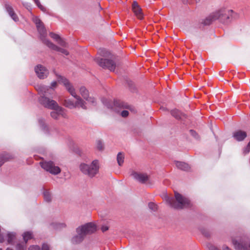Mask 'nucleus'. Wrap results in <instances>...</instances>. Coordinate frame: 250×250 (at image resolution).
Instances as JSON below:
<instances>
[{
    "label": "nucleus",
    "mask_w": 250,
    "mask_h": 250,
    "mask_svg": "<svg viewBox=\"0 0 250 250\" xmlns=\"http://www.w3.org/2000/svg\"><path fill=\"white\" fill-rule=\"evenodd\" d=\"M175 201L173 198L166 196L165 200L171 207L175 209H182L190 206V201L187 197L178 192H175Z\"/></svg>",
    "instance_id": "nucleus-4"
},
{
    "label": "nucleus",
    "mask_w": 250,
    "mask_h": 250,
    "mask_svg": "<svg viewBox=\"0 0 250 250\" xmlns=\"http://www.w3.org/2000/svg\"><path fill=\"white\" fill-rule=\"evenodd\" d=\"M40 164L42 168L52 174L57 175L61 172L60 168L51 161L41 162Z\"/></svg>",
    "instance_id": "nucleus-7"
},
{
    "label": "nucleus",
    "mask_w": 250,
    "mask_h": 250,
    "mask_svg": "<svg viewBox=\"0 0 250 250\" xmlns=\"http://www.w3.org/2000/svg\"><path fill=\"white\" fill-rule=\"evenodd\" d=\"M234 12L232 10L227 9L225 8H222L212 13L204 21V24H209L211 21L217 20L221 21H225L226 20H230L229 15H232Z\"/></svg>",
    "instance_id": "nucleus-5"
},
{
    "label": "nucleus",
    "mask_w": 250,
    "mask_h": 250,
    "mask_svg": "<svg viewBox=\"0 0 250 250\" xmlns=\"http://www.w3.org/2000/svg\"><path fill=\"white\" fill-rule=\"evenodd\" d=\"M132 10L136 17L139 19H142L143 14L142 9L136 1H134L132 4Z\"/></svg>",
    "instance_id": "nucleus-15"
},
{
    "label": "nucleus",
    "mask_w": 250,
    "mask_h": 250,
    "mask_svg": "<svg viewBox=\"0 0 250 250\" xmlns=\"http://www.w3.org/2000/svg\"><path fill=\"white\" fill-rule=\"evenodd\" d=\"M80 93L85 100L89 96L88 91L84 86H82L79 89Z\"/></svg>",
    "instance_id": "nucleus-23"
},
{
    "label": "nucleus",
    "mask_w": 250,
    "mask_h": 250,
    "mask_svg": "<svg viewBox=\"0 0 250 250\" xmlns=\"http://www.w3.org/2000/svg\"><path fill=\"white\" fill-rule=\"evenodd\" d=\"M99 7H100V9H102V7H101V6H100V5H99Z\"/></svg>",
    "instance_id": "nucleus-46"
},
{
    "label": "nucleus",
    "mask_w": 250,
    "mask_h": 250,
    "mask_svg": "<svg viewBox=\"0 0 250 250\" xmlns=\"http://www.w3.org/2000/svg\"><path fill=\"white\" fill-rule=\"evenodd\" d=\"M148 207L150 209L154 211H156L157 209V205L154 203L152 202H150L148 204Z\"/></svg>",
    "instance_id": "nucleus-34"
},
{
    "label": "nucleus",
    "mask_w": 250,
    "mask_h": 250,
    "mask_svg": "<svg viewBox=\"0 0 250 250\" xmlns=\"http://www.w3.org/2000/svg\"><path fill=\"white\" fill-rule=\"evenodd\" d=\"M50 36L53 39H54L57 42L61 38V37L58 35L54 34L53 33H50Z\"/></svg>",
    "instance_id": "nucleus-36"
},
{
    "label": "nucleus",
    "mask_w": 250,
    "mask_h": 250,
    "mask_svg": "<svg viewBox=\"0 0 250 250\" xmlns=\"http://www.w3.org/2000/svg\"><path fill=\"white\" fill-rule=\"evenodd\" d=\"M171 114L172 116L175 118L177 119H179L181 118L182 113L181 112L177 109L172 110L171 111Z\"/></svg>",
    "instance_id": "nucleus-26"
},
{
    "label": "nucleus",
    "mask_w": 250,
    "mask_h": 250,
    "mask_svg": "<svg viewBox=\"0 0 250 250\" xmlns=\"http://www.w3.org/2000/svg\"><path fill=\"white\" fill-rule=\"evenodd\" d=\"M80 169L84 174L90 177H93L98 172L99 169V161L97 160H95L90 165L82 163L80 165Z\"/></svg>",
    "instance_id": "nucleus-6"
},
{
    "label": "nucleus",
    "mask_w": 250,
    "mask_h": 250,
    "mask_svg": "<svg viewBox=\"0 0 250 250\" xmlns=\"http://www.w3.org/2000/svg\"><path fill=\"white\" fill-rule=\"evenodd\" d=\"M96 61L103 68H106L110 71H114L115 69L116 65L112 60L97 58L96 59Z\"/></svg>",
    "instance_id": "nucleus-10"
},
{
    "label": "nucleus",
    "mask_w": 250,
    "mask_h": 250,
    "mask_svg": "<svg viewBox=\"0 0 250 250\" xmlns=\"http://www.w3.org/2000/svg\"><path fill=\"white\" fill-rule=\"evenodd\" d=\"M6 250H13L10 248H7Z\"/></svg>",
    "instance_id": "nucleus-45"
},
{
    "label": "nucleus",
    "mask_w": 250,
    "mask_h": 250,
    "mask_svg": "<svg viewBox=\"0 0 250 250\" xmlns=\"http://www.w3.org/2000/svg\"><path fill=\"white\" fill-rule=\"evenodd\" d=\"M96 147L99 150L102 151L104 148L103 143L101 141H98L96 143Z\"/></svg>",
    "instance_id": "nucleus-31"
},
{
    "label": "nucleus",
    "mask_w": 250,
    "mask_h": 250,
    "mask_svg": "<svg viewBox=\"0 0 250 250\" xmlns=\"http://www.w3.org/2000/svg\"><path fill=\"white\" fill-rule=\"evenodd\" d=\"M85 100L92 105H95L96 104V100L94 97L88 96Z\"/></svg>",
    "instance_id": "nucleus-28"
},
{
    "label": "nucleus",
    "mask_w": 250,
    "mask_h": 250,
    "mask_svg": "<svg viewBox=\"0 0 250 250\" xmlns=\"http://www.w3.org/2000/svg\"><path fill=\"white\" fill-rule=\"evenodd\" d=\"M26 243H19L16 245V250H25Z\"/></svg>",
    "instance_id": "nucleus-27"
},
{
    "label": "nucleus",
    "mask_w": 250,
    "mask_h": 250,
    "mask_svg": "<svg viewBox=\"0 0 250 250\" xmlns=\"http://www.w3.org/2000/svg\"><path fill=\"white\" fill-rule=\"evenodd\" d=\"M28 250H40V248L38 246L33 245L28 248Z\"/></svg>",
    "instance_id": "nucleus-39"
},
{
    "label": "nucleus",
    "mask_w": 250,
    "mask_h": 250,
    "mask_svg": "<svg viewBox=\"0 0 250 250\" xmlns=\"http://www.w3.org/2000/svg\"><path fill=\"white\" fill-rule=\"evenodd\" d=\"M175 165L178 168L183 170L188 171L190 169L189 166L184 162L176 161Z\"/></svg>",
    "instance_id": "nucleus-19"
},
{
    "label": "nucleus",
    "mask_w": 250,
    "mask_h": 250,
    "mask_svg": "<svg viewBox=\"0 0 250 250\" xmlns=\"http://www.w3.org/2000/svg\"><path fill=\"white\" fill-rule=\"evenodd\" d=\"M102 101L103 103L108 108H116V107L128 108L129 107V105L125 104L123 102L120 101H115L114 102H112L106 99H103Z\"/></svg>",
    "instance_id": "nucleus-9"
},
{
    "label": "nucleus",
    "mask_w": 250,
    "mask_h": 250,
    "mask_svg": "<svg viewBox=\"0 0 250 250\" xmlns=\"http://www.w3.org/2000/svg\"><path fill=\"white\" fill-rule=\"evenodd\" d=\"M43 197L44 200L47 202H50L52 200V196L50 192L48 190L43 192Z\"/></svg>",
    "instance_id": "nucleus-25"
},
{
    "label": "nucleus",
    "mask_w": 250,
    "mask_h": 250,
    "mask_svg": "<svg viewBox=\"0 0 250 250\" xmlns=\"http://www.w3.org/2000/svg\"><path fill=\"white\" fill-rule=\"evenodd\" d=\"M35 72L40 79L45 78L48 74V70L43 66L39 64L35 68Z\"/></svg>",
    "instance_id": "nucleus-12"
},
{
    "label": "nucleus",
    "mask_w": 250,
    "mask_h": 250,
    "mask_svg": "<svg viewBox=\"0 0 250 250\" xmlns=\"http://www.w3.org/2000/svg\"><path fill=\"white\" fill-rule=\"evenodd\" d=\"M54 110V111H52L51 112V116L55 119H57L59 118V116L60 115H62V116H64L65 113H64V109L62 108V112H59L56 109H53Z\"/></svg>",
    "instance_id": "nucleus-20"
},
{
    "label": "nucleus",
    "mask_w": 250,
    "mask_h": 250,
    "mask_svg": "<svg viewBox=\"0 0 250 250\" xmlns=\"http://www.w3.org/2000/svg\"><path fill=\"white\" fill-rule=\"evenodd\" d=\"M76 232L77 234L74 236L71 239V242L74 244L80 243L83 240L85 237L82 232L78 231V228L76 229Z\"/></svg>",
    "instance_id": "nucleus-14"
},
{
    "label": "nucleus",
    "mask_w": 250,
    "mask_h": 250,
    "mask_svg": "<svg viewBox=\"0 0 250 250\" xmlns=\"http://www.w3.org/2000/svg\"><path fill=\"white\" fill-rule=\"evenodd\" d=\"M7 242L11 245L14 244V240L16 239V234L13 232H8L7 233Z\"/></svg>",
    "instance_id": "nucleus-22"
},
{
    "label": "nucleus",
    "mask_w": 250,
    "mask_h": 250,
    "mask_svg": "<svg viewBox=\"0 0 250 250\" xmlns=\"http://www.w3.org/2000/svg\"><path fill=\"white\" fill-rule=\"evenodd\" d=\"M0 250H2V249H0Z\"/></svg>",
    "instance_id": "nucleus-48"
},
{
    "label": "nucleus",
    "mask_w": 250,
    "mask_h": 250,
    "mask_svg": "<svg viewBox=\"0 0 250 250\" xmlns=\"http://www.w3.org/2000/svg\"><path fill=\"white\" fill-rule=\"evenodd\" d=\"M13 156L7 153L0 154V167L7 161L12 159Z\"/></svg>",
    "instance_id": "nucleus-18"
},
{
    "label": "nucleus",
    "mask_w": 250,
    "mask_h": 250,
    "mask_svg": "<svg viewBox=\"0 0 250 250\" xmlns=\"http://www.w3.org/2000/svg\"><path fill=\"white\" fill-rule=\"evenodd\" d=\"M57 43L61 46L64 47H67L68 46L67 43L66 42L61 38L57 42Z\"/></svg>",
    "instance_id": "nucleus-32"
},
{
    "label": "nucleus",
    "mask_w": 250,
    "mask_h": 250,
    "mask_svg": "<svg viewBox=\"0 0 250 250\" xmlns=\"http://www.w3.org/2000/svg\"><path fill=\"white\" fill-rule=\"evenodd\" d=\"M78 228V231L82 232V233L86 235L90 234L96 231L97 229L96 225L93 223H87L84 225L79 226Z\"/></svg>",
    "instance_id": "nucleus-8"
},
{
    "label": "nucleus",
    "mask_w": 250,
    "mask_h": 250,
    "mask_svg": "<svg viewBox=\"0 0 250 250\" xmlns=\"http://www.w3.org/2000/svg\"><path fill=\"white\" fill-rule=\"evenodd\" d=\"M223 250H231L227 246L223 245L222 247ZM209 250H220L214 246H210L209 247Z\"/></svg>",
    "instance_id": "nucleus-29"
},
{
    "label": "nucleus",
    "mask_w": 250,
    "mask_h": 250,
    "mask_svg": "<svg viewBox=\"0 0 250 250\" xmlns=\"http://www.w3.org/2000/svg\"><path fill=\"white\" fill-rule=\"evenodd\" d=\"M33 21L36 24L38 31L40 34L41 39L44 44L51 49L60 52L65 55L67 56L69 54V52L67 50L57 46L45 38L46 36V32L43 23L39 18L34 17Z\"/></svg>",
    "instance_id": "nucleus-3"
},
{
    "label": "nucleus",
    "mask_w": 250,
    "mask_h": 250,
    "mask_svg": "<svg viewBox=\"0 0 250 250\" xmlns=\"http://www.w3.org/2000/svg\"><path fill=\"white\" fill-rule=\"evenodd\" d=\"M57 83L56 81H53L51 83L50 86H47L49 88V90L47 91L48 93L51 94V90H54L57 87Z\"/></svg>",
    "instance_id": "nucleus-30"
},
{
    "label": "nucleus",
    "mask_w": 250,
    "mask_h": 250,
    "mask_svg": "<svg viewBox=\"0 0 250 250\" xmlns=\"http://www.w3.org/2000/svg\"><path fill=\"white\" fill-rule=\"evenodd\" d=\"M121 115L123 117H126L128 115V111L127 110H123L121 112Z\"/></svg>",
    "instance_id": "nucleus-40"
},
{
    "label": "nucleus",
    "mask_w": 250,
    "mask_h": 250,
    "mask_svg": "<svg viewBox=\"0 0 250 250\" xmlns=\"http://www.w3.org/2000/svg\"><path fill=\"white\" fill-rule=\"evenodd\" d=\"M131 175L133 178L141 183H145L148 180V175L145 173L133 171Z\"/></svg>",
    "instance_id": "nucleus-13"
},
{
    "label": "nucleus",
    "mask_w": 250,
    "mask_h": 250,
    "mask_svg": "<svg viewBox=\"0 0 250 250\" xmlns=\"http://www.w3.org/2000/svg\"><path fill=\"white\" fill-rule=\"evenodd\" d=\"M42 250H50V248L47 244H43L42 246Z\"/></svg>",
    "instance_id": "nucleus-41"
},
{
    "label": "nucleus",
    "mask_w": 250,
    "mask_h": 250,
    "mask_svg": "<svg viewBox=\"0 0 250 250\" xmlns=\"http://www.w3.org/2000/svg\"><path fill=\"white\" fill-rule=\"evenodd\" d=\"M22 236L24 241V243H26L28 240L32 238L33 234L30 231H26L23 234Z\"/></svg>",
    "instance_id": "nucleus-24"
},
{
    "label": "nucleus",
    "mask_w": 250,
    "mask_h": 250,
    "mask_svg": "<svg viewBox=\"0 0 250 250\" xmlns=\"http://www.w3.org/2000/svg\"><path fill=\"white\" fill-rule=\"evenodd\" d=\"M190 132L191 133H192V135H193V133H195V132L192 130H190Z\"/></svg>",
    "instance_id": "nucleus-44"
},
{
    "label": "nucleus",
    "mask_w": 250,
    "mask_h": 250,
    "mask_svg": "<svg viewBox=\"0 0 250 250\" xmlns=\"http://www.w3.org/2000/svg\"><path fill=\"white\" fill-rule=\"evenodd\" d=\"M232 243L236 250H250V244L249 242L240 241L232 239Z\"/></svg>",
    "instance_id": "nucleus-11"
},
{
    "label": "nucleus",
    "mask_w": 250,
    "mask_h": 250,
    "mask_svg": "<svg viewBox=\"0 0 250 250\" xmlns=\"http://www.w3.org/2000/svg\"><path fill=\"white\" fill-rule=\"evenodd\" d=\"M5 6L6 11L8 12L9 15L11 17V18L15 21H18V20H19L18 17L17 16V15L16 14V13L14 12L12 6L8 3H6L5 4Z\"/></svg>",
    "instance_id": "nucleus-17"
},
{
    "label": "nucleus",
    "mask_w": 250,
    "mask_h": 250,
    "mask_svg": "<svg viewBox=\"0 0 250 250\" xmlns=\"http://www.w3.org/2000/svg\"><path fill=\"white\" fill-rule=\"evenodd\" d=\"M125 159V155L122 152H119L117 156V161L119 166H122Z\"/></svg>",
    "instance_id": "nucleus-21"
},
{
    "label": "nucleus",
    "mask_w": 250,
    "mask_h": 250,
    "mask_svg": "<svg viewBox=\"0 0 250 250\" xmlns=\"http://www.w3.org/2000/svg\"><path fill=\"white\" fill-rule=\"evenodd\" d=\"M247 133L245 131L238 130L233 132V137L237 141H242L247 137Z\"/></svg>",
    "instance_id": "nucleus-16"
},
{
    "label": "nucleus",
    "mask_w": 250,
    "mask_h": 250,
    "mask_svg": "<svg viewBox=\"0 0 250 250\" xmlns=\"http://www.w3.org/2000/svg\"><path fill=\"white\" fill-rule=\"evenodd\" d=\"M39 124L41 127L42 129H45V123H44V120H43V119H40L39 120Z\"/></svg>",
    "instance_id": "nucleus-38"
},
{
    "label": "nucleus",
    "mask_w": 250,
    "mask_h": 250,
    "mask_svg": "<svg viewBox=\"0 0 250 250\" xmlns=\"http://www.w3.org/2000/svg\"><path fill=\"white\" fill-rule=\"evenodd\" d=\"M102 230L104 232L108 229V227L106 226H104L101 228Z\"/></svg>",
    "instance_id": "nucleus-43"
},
{
    "label": "nucleus",
    "mask_w": 250,
    "mask_h": 250,
    "mask_svg": "<svg viewBox=\"0 0 250 250\" xmlns=\"http://www.w3.org/2000/svg\"><path fill=\"white\" fill-rule=\"evenodd\" d=\"M250 151V141L248 143L247 146L245 148H244V149L243 150V153L245 154H248Z\"/></svg>",
    "instance_id": "nucleus-37"
},
{
    "label": "nucleus",
    "mask_w": 250,
    "mask_h": 250,
    "mask_svg": "<svg viewBox=\"0 0 250 250\" xmlns=\"http://www.w3.org/2000/svg\"><path fill=\"white\" fill-rule=\"evenodd\" d=\"M35 3L37 4L38 7L42 11H44L45 10V8L40 3L39 0H33Z\"/></svg>",
    "instance_id": "nucleus-35"
},
{
    "label": "nucleus",
    "mask_w": 250,
    "mask_h": 250,
    "mask_svg": "<svg viewBox=\"0 0 250 250\" xmlns=\"http://www.w3.org/2000/svg\"><path fill=\"white\" fill-rule=\"evenodd\" d=\"M232 15H229L230 19H237L239 17V15L238 13L234 12V13L232 14Z\"/></svg>",
    "instance_id": "nucleus-42"
},
{
    "label": "nucleus",
    "mask_w": 250,
    "mask_h": 250,
    "mask_svg": "<svg viewBox=\"0 0 250 250\" xmlns=\"http://www.w3.org/2000/svg\"><path fill=\"white\" fill-rule=\"evenodd\" d=\"M66 227L65 223H56L54 225L53 227L56 229H62Z\"/></svg>",
    "instance_id": "nucleus-33"
},
{
    "label": "nucleus",
    "mask_w": 250,
    "mask_h": 250,
    "mask_svg": "<svg viewBox=\"0 0 250 250\" xmlns=\"http://www.w3.org/2000/svg\"><path fill=\"white\" fill-rule=\"evenodd\" d=\"M58 81L59 83L62 84L72 96L76 99L75 102H73L68 99L64 100L63 104L65 106L69 108L76 107H81L83 109L86 108V103L79 96L77 95L74 86L67 79L60 76L58 77Z\"/></svg>",
    "instance_id": "nucleus-1"
},
{
    "label": "nucleus",
    "mask_w": 250,
    "mask_h": 250,
    "mask_svg": "<svg viewBox=\"0 0 250 250\" xmlns=\"http://www.w3.org/2000/svg\"><path fill=\"white\" fill-rule=\"evenodd\" d=\"M196 1H200V0H195Z\"/></svg>",
    "instance_id": "nucleus-47"
},
{
    "label": "nucleus",
    "mask_w": 250,
    "mask_h": 250,
    "mask_svg": "<svg viewBox=\"0 0 250 250\" xmlns=\"http://www.w3.org/2000/svg\"><path fill=\"white\" fill-rule=\"evenodd\" d=\"M36 88L41 94L39 100L42 105L46 108L50 109H56L59 112H62V107L59 106L55 101L47 97L50 95L47 92L49 90V88L47 86L38 85L36 86Z\"/></svg>",
    "instance_id": "nucleus-2"
}]
</instances>
